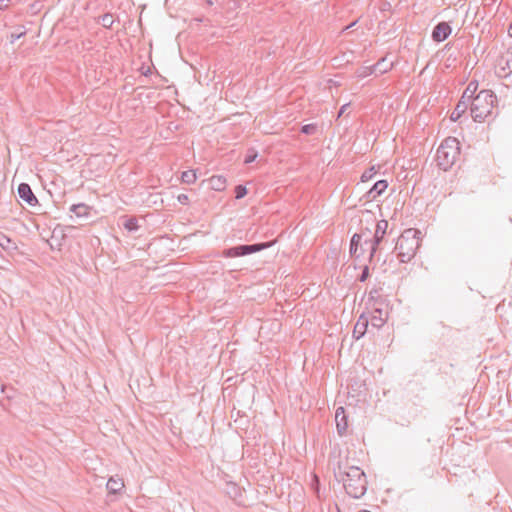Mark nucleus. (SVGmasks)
<instances>
[{"instance_id":"1","label":"nucleus","mask_w":512,"mask_h":512,"mask_svg":"<svg viewBox=\"0 0 512 512\" xmlns=\"http://www.w3.org/2000/svg\"><path fill=\"white\" fill-rule=\"evenodd\" d=\"M334 476L343 482L346 493L355 499L361 498L367 491V479L363 470L357 466L349 465L348 460H338L335 463V450L330 454Z\"/></svg>"},{"instance_id":"2","label":"nucleus","mask_w":512,"mask_h":512,"mask_svg":"<svg viewBox=\"0 0 512 512\" xmlns=\"http://www.w3.org/2000/svg\"><path fill=\"white\" fill-rule=\"evenodd\" d=\"M421 232L418 229L410 228L404 230L397 240L395 250L397 258L402 263L411 261L420 247Z\"/></svg>"},{"instance_id":"3","label":"nucleus","mask_w":512,"mask_h":512,"mask_svg":"<svg viewBox=\"0 0 512 512\" xmlns=\"http://www.w3.org/2000/svg\"><path fill=\"white\" fill-rule=\"evenodd\" d=\"M497 97L491 90H481L471 102V116L475 122H484L492 115Z\"/></svg>"},{"instance_id":"4","label":"nucleus","mask_w":512,"mask_h":512,"mask_svg":"<svg viewBox=\"0 0 512 512\" xmlns=\"http://www.w3.org/2000/svg\"><path fill=\"white\" fill-rule=\"evenodd\" d=\"M460 154V142L455 137H447L436 151L437 165L443 171L449 170Z\"/></svg>"},{"instance_id":"5","label":"nucleus","mask_w":512,"mask_h":512,"mask_svg":"<svg viewBox=\"0 0 512 512\" xmlns=\"http://www.w3.org/2000/svg\"><path fill=\"white\" fill-rule=\"evenodd\" d=\"M273 244H274L273 241L253 243V244H240V245H236V246L224 249L221 252V255L224 258H235V257L247 256V255L265 250V249L271 247Z\"/></svg>"},{"instance_id":"6","label":"nucleus","mask_w":512,"mask_h":512,"mask_svg":"<svg viewBox=\"0 0 512 512\" xmlns=\"http://www.w3.org/2000/svg\"><path fill=\"white\" fill-rule=\"evenodd\" d=\"M478 83L477 82H470L466 89L464 90L461 99L457 103L454 111L451 114V120L457 121L462 114L465 113L467 108L471 107L472 99L475 97L474 94L477 91Z\"/></svg>"},{"instance_id":"7","label":"nucleus","mask_w":512,"mask_h":512,"mask_svg":"<svg viewBox=\"0 0 512 512\" xmlns=\"http://www.w3.org/2000/svg\"><path fill=\"white\" fill-rule=\"evenodd\" d=\"M370 234H371V231L368 228H365V229L361 230L360 233H355L351 237L350 247H349L351 257L357 259L364 254L365 250L362 245V238L364 236L368 237Z\"/></svg>"},{"instance_id":"8","label":"nucleus","mask_w":512,"mask_h":512,"mask_svg":"<svg viewBox=\"0 0 512 512\" xmlns=\"http://www.w3.org/2000/svg\"><path fill=\"white\" fill-rule=\"evenodd\" d=\"M452 33L451 25L446 21H441L435 25L432 30L431 38L434 42L445 41Z\"/></svg>"},{"instance_id":"9","label":"nucleus","mask_w":512,"mask_h":512,"mask_svg":"<svg viewBox=\"0 0 512 512\" xmlns=\"http://www.w3.org/2000/svg\"><path fill=\"white\" fill-rule=\"evenodd\" d=\"M18 196L21 200L26 202L29 206H37L39 205L38 199L33 193L30 185L28 183H20L17 189Z\"/></svg>"},{"instance_id":"10","label":"nucleus","mask_w":512,"mask_h":512,"mask_svg":"<svg viewBox=\"0 0 512 512\" xmlns=\"http://www.w3.org/2000/svg\"><path fill=\"white\" fill-rule=\"evenodd\" d=\"M336 429L339 436H344L348 429V420L344 407L340 406L335 411Z\"/></svg>"},{"instance_id":"11","label":"nucleus","mask_w":512,"mask_h":512,"mask_svg":"<svg viewBox=\"0 0 512 512\" xmlns=\"http://www.w3.org/2000/svg\"><path fill=\"white\" fill-rule=\"evenodd\" d=\"M388 187V182L386 180L377 181L369 191L366 192L365 197L367 201L375 200L378 196H380Z\"/></svg>"},{"instance_id":"12","label":"nucleus","mask_w":512,"mask_h":512,"mask_svg":"<svg viewBox=\"0 0 512 512\" xmlns=\"http://www.w3.org/2000/svg\"><path fill=\"white\" fill-rule=\"evenodd\" d=\"M368 324H369L368 318L362 314L358 318V320L354 326V330H353V337L356 340H359L361 337H363L365 335L367 328H368Z\"/></svg>"},{"instance_id":"13","label":"nucleus","mask_w":512,"mask_h":512,"mask_svg":"<svg viewBox=\"0 0 512 512\" xmlns=\"http://www.w3.org/2000/svg\"><path fill=\"white\" fill-rule=\"evenodd\" d=\"M388 228V221L387 220H380L376 223V229L375 233L370 240L375 241V244H381Z\"/></svg>"},{"instance_id":"14","label":"nucleus","mask_w":512,"mask_h":512,"mask_svg":"<svg viewBox=\"0 0 512 512\" xmlns=\"http://www.w3.org/2000/svg\"><path fill=\"white\" fill-rule=\"evenodd\" d=\"M384 62V59L378 61L376 64L372 65V66H367V67H362L358 70L357 72V75L358 77H366L368 75H371L373 73H377L379 72L380 74L384 73L387 71V69H379V66L382 65V63Z\"/></svg>"},{"instance_id":"15","label":"nucleus","mask_w":512,"mask_h":512,"mask_svg":"<svg viewBox=\"0 0 512 512\" xmlns=\"http://www.w3.org/2000/svg\"><path fill=\"white\" fill-rule=\"evenodd\" d=\"M211 189L223 191L226 187V178L222 175H214L209 179Z\"/></svg>"},{"instance_id":"16","label":"nucleus","mask_w":512,"mask_h":512,"mask_svg":"<svg viewBox=\"0 0 512 512\" xmlns=\"http://www.w3.org/2000/svg\"><path fill=\"white\" fill-rule=\"evenodd\" d=\"M106 487L110 494H118L124 487V483L121 479L110 477L107 481Z\"/></svg>"},{"instance_id":"17","label":"nucleus","mask_w":512,"mask_h":512,"mask_svg":"<svg viewBox=\"0 0 512 512\" xmlns=\"http://www.w3.org/2000/svg\"><path fill=\"white\" fill-rule=\"evenodd\" d=\"M122 225L128 232H136L140 228L137 218L132 216L124 217Z\"/></svg>"},{"instance_id":"18","label":"nucleus","mask_w":512,"mask_h":512,"mask_svg":"<svg viewBox=\"0 0 512 512\" xmlns=\"http://www.w3.org/2000/svg\"><path fill=\"white\" fill-rule=\"evenodd\" d=\"M70 211L73 212L77 217L88 216L90 207L84 203L73 204L70 207Z\"/></svg>"},{"instance_id":"19","label":"nucleus","mask_w":512,"mask_h":512,"mask_svg":"<svg viewBox=\"0 0 512 512\" xmlns=\"http://www.w3.org/2000/svg\"><path fill=\"white\" fill-rule=\"evenodd\" d=\"M501 62H504V65L500 67V71L503 72V76H507L512 73V54H507L502 57ZM502 76V74H500Z\"/></svg>"},{"instance_id":"20","label":"nucleus","mask_w":512,"mask_h":512,"mask_svg":"<svg viewBox=\"0 0 512 512\" xmlns=\"http://www.w3.org/2000/svg\"><path fill=\"white\" fill-rule=\"evenodd\" d=\"M365 245H369V262L371 263L379 249L380 244H375V241L370 240L369 236L364 241Z\"/></svg>"},{"instance_id":"21","label":"nucleus","mask_w":512,"mask_h":512,"mask_svg":"<svg viewBox=\"0 0 512 512\" xmlns=\"http://www.w3.org/2000/svg\"><path fill=\"white\" fill-rule=\"evenodd\" d=\"M197 176L195 171L193 170H187L182 172L181 174V181L185 184H192L196 181Z\"/></svg>"},{"instance_id":"22","label":"nucleus","mask_w":512,"mask_h":512,"mask_svg":"<svg viewBox=\"0 0 512 512\" xmlns=\"http://www.w3.org/2000/svg\"><path fill=\"white\" fill-rule=\"evenodd\" d=\"M99 23L104 27V28H111L113 23H114V18H113V15L110 14V13H106L104 15H102L100 18H99Z\"/></svg>"},{"instance_id":"23","label":"nucleus","mask_w":512,"mask_h":512,"mask_svg":"<svg viewBox=\"0 0 512 512\" xmlns=\"http://www.w3.org/2000/svg\"><path fill=\"white\" fill-rule=\"evenodd\" d=\"M26 35V30L23 26H18L16 32L11 33L10 35V43H14L17 39Z\"/></svg>"},{"instance_id":"24","label":"nucleus","mask_w":512,"mask_h":512,"mask_svg":"<svg viewBox=\"0 0 512 512\" xmlns=\"http://www.w3.org/2000/svg\"><path fill=\"white\" fill-rule=\"evenodd\" d=\"M301 133L305 135H313L317 131V125L316 124H305L300 129Z\"/></svg>"},{"instance_id":"25","label":"nucleus","mask_w":512,"mask_h":512,"mask_svg":"<svg viewBox=\"0 0 512 512\" xmlns=\"http://www.w3.org/2000/svg\"><path fill=\"white\" fill-rule=\"evenodd\" d=\"M257 156H258V152L255 149H253V148L249 149L245 155L244 163L250 164V163L254 162L256 160Z\"/></svg>"},{"instance_id":"26","label":"nucleus","mask_w":512,"mask_h":512,"mask_svg":"<svg viewBox=\"0 0 512 512\" xmlns=\"http://www.w3.org/2000/svg\"><path fill=\"white\" fill-rule=\"evenodd\" d=\"M234 192H235V198L236 199H242L248 193L247 188L244 185H241V184H239V185H237L235 187Z\"/></svg>"},{"instance_id":"27","label":"nucleus","mask_w":512,"mask_h":512,"mask_svg":"<svg viewBox=\"0 0 512 512\" xmlns=\"http://www.w3.org/2000/svg\"><path fill=\"white\" fill-rule=\"evenodd\" d=\"M374 167H371L367 170H365L361 176V181L366 182L372 179V177L375 175Z\"/></svg>"},{"instance_id":"28","label":"nucleus","mask_w":512,"mask_h":512,"mask_svg":"<svg viewBox=\"0 0 512 512\" xmlns=\"http://www.w3.org/2000/svg\"><path fill=\"white\" fill-rule=\"evenodd\" d=\"M370 277V270L367 265H364L361 274L358 276L359 282H365Z\"/></svg>"},{"instance_id":"29","label":"nucleus","mask_w":512,"mask_h":512,"mask_svg":"<svg viewBox=\"0 0 512 512\" xmlns=\"http://www.w3.org/2000/svg\"><path fill=\"white\" fill-rule=\"evenodd\" d=\"M177 200L179 203H181L182 205H188L189 204V197L187 194H179L177 196Z\"/></svg>"},{"instance_id":"30","label":"nucleus","mask_w":512,"mask_h":512,"mask_svg":"<svg viewBox=\"0 0 512 512\" xmlns=\"http://www.w3.org/2000/svg\"><path fill=\"white\" fill-rule=\"evenodd\" d=\"M11 0H0V11L6 10L10 6Z\"/></svg>"},{"instance_id":"31","label":"nucleus","mask_w":512,"mask_h":512,"mask_svg":"<svg viewBox=\"0 0 512 512\" xmlns=\"http://www.w3.org/2000/svg\"><path fill=\"white\" fill-rule=\"evenodd\" d=\"M380 294H379V289H372L370 292H369V298L370 299H375L376 297H379Z\"/></svg>"},{"instance_id":"32","label":"nucleus","mask_w":512,"mask_h":512,"mask_svg":"<svg viewBox=\"0 0 512 512\" xmlns=\"http://www.w3.org/2000/svg\"><path fill=\"white\" fill-rule=\"evenodd\" d=\"M350 104H344L341 106V108L338 111V117H341L347 110Z\"/></svg>"},{"instance_id":"33","label":"nucleus","mask_w":512,"mask_h":512,"mask_svg":"<svg viewBox=\"0 0 512 512\" xmlns=\"http://www.w3.org/2000/svg\"><path fill=\"white\" fill-rule=\"evenodd\" d=\"M409 386H415V388H416L417 390H423V389H424V388L421 386V384L416 383V382H415V383L410 382V383H409Z\"/></svg>"},{"instance_id":"34","label":"nucleus","mask_w":512,"mask_h":512,"mask_svg":"<svg viewBox=\"0 0 512 512\" xmlns=\"http://www.w3.org/2000/svg\"><path fill=\"white\" fill-rule=\"evenodd\" d=\"M356 23H357V20H356V21H354V22H352V23H351V24H349L348 26H346V27L343 29V31H346V30H348V29L352 28L353 26H355V25H356Z\"/></svg>"},{"instance_id":"35","label":"nucleus","mask_w":512,"mask_h":512,"mask_svg":"<svg viewBox=\"0 0 512 512\" xmlns=\"http://www.w3.org/2000/svg\"><path fill=\"white\" fill-rule=\"evenodd\" d=\"M6 387L4 385L0 384V395H3L5 393Z\"/></svg>"},{"instance_id":"36","label":"nucleus","mask_w":512,"mask_h":512,"mask_svg":"<svg viewBox=\"0 0 512 512\" xmlns=\"http://www.w3.org/2000/svg\"><path fill=\"white\" fill-rule=\"evenodd\" d=\"M144 75H148L151 73V69L148 67L145 71L142 72Z\"/></svg>"},{"instance_id":"37","label":"nucleus","mask_w":512,"mask_h":512,"mask_svg":"<svg viewBox=\"0 0 512 512\" xmlns=\"http://www.w3.org/2000/svg\"><path fill=\"white\" fill-rule=\"evenodd\" d=\"M508 33H509V36L512 37V23L509 25Z\"/></svg>"},{"instance_id":"38","label":"nucleus","mask_w":512,"mask_h":512,"mask_svg":"<svg viewBox=\"0 0 512 512\" xmlns=\"http://www.w3.org/2000/svg\"><path fill=\"white\" fill-rule=\"evenodd\" d=\"M416 398L421 401V397H419V395H416Z\"/></svg>"}]
</instances>
